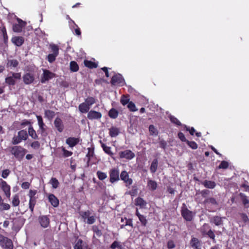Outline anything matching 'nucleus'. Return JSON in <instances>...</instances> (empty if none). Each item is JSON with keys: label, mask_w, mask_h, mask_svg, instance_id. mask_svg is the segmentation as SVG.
I'll return each instance as SVG.
<instances>
[{"label": "nucleus", "mask_w": 249, "mask_h": 249, "mask_svg": "<svg viewBox=\"0 0 249 249\" xmlns=\"http://www.w3.org/2000/svg\"><path fill=\"white\" fill-rule=\"evenodd\" d=\"M21 73L19 72H10L5 78V83L9 85L13 86L16 83L18 80L21 79Z\"/></svg>", "instance_id": "f257e3e1"}, {"label": "nucleus", "mask_w": 249, "mask_h": 249, "mask_svg": "<svg viewBox=\"0 0 249 249\" xmlns=\"http://www.w3.org/2000/svg\"><path fill=\"white\" fill-rule=\"evenodd\" d=\"M11 152V153L14 155L15 158L20 160L24 156L26 150L21 146H15L12 148Z\"/></svg>", "instance_id": "f03ea898"}, {"label": "nucleus", "mask_w": 249, "mask_h": 249, "mask_svg": "<svg viewBox=\"0 0 249 249\" xmlns=\"http://www.w3.org/2000/svg\"><path fill=\"white\" fill-rule=\"evenodd\" d=\"M28 138V133L26 131L21 130L19 131L17 136H14L12 139V142L13 144H17L22 141H25Z\"/></svg>", "instance_id": "7ed1b4c3"}, {"label": "nucleus", "mask_w": 249, "mask_h": 249, "mask_svg": "<svg viewBox=\"0 0 249 249\" xmlns=\"http://www.w3.org/2000/svg\"><path fill=\"white\" fill-rule=\"evenodd\" d=\"M109 180L112 183H114L119 180V171L116 168L112 169L109 172Z\"/></svg>", "instance_id": "20e7f679"}, {"label": "nucleus", "mask_w": 249, "mask_h": 249, "mask_svg": "<svg viewBox=\"0 0 249 249\" xmlns=\"http://www.w3.org/2000/svg\"><path fill=\"white\" fill-rule=\"evenodd\" d=\"M120 178L125 183L126 187H129L133 183V180L129 178L127 172L125 171H123L121 172Z\"/></svg>", "instance_id": "39448f33"}, {"label": "nucleus", "mask_w": 249, "mask_h": 249, "mask_svg": "<svg viewBox=\"0 0 249 249\" xmlns=\"http://www.w3.org/2000/svg\"><path fill=\"white\" fill-rule=\"evenodd\" d=\"M111 84L113 85L122 86L124 84V80L121 74H116L112 77Z\"/></svg>", "instance_id": "423d86ee"}, {"label": "nucleus", "mask_w": 249, "mask_h": 249, "mask_svg": "<svg viewBox=\"0 0 249 249\" xmlns=\"http://www.w3.org/2000/svg\"><path fill=\"white\" fill-rule=\"evenodd\" d=\"M119 157L121 159H126L130 160L135 157V154L130 150H126L119 152Z\"/></svg>", "instance_id": "0eeeda50"}, {"label": "nucleus", "mask_w": 249, "mask_h": 249, "mask_svg": "<svg viewBox=\"0 0 249 249\" xmlns=\"http://www.w3.org/2000/svg\"><path fill=\"white\" fill-rule=\"evenodd\" d=\"M1 187L2 191H3L6 196L9 198L11 196V187L5 181H4L1 179Z\"/></svg>", "instance_id": "6e6552de"}, {"label": "nucleus", "mask_w": 249, "mask_h": 249, "mask_svg": "<svg viewBox=\"0 0 249 249\" xmlns=\"http://www.w3.org/2000/svg\"><path fill=\"white\" fill-rule=\"evenodd\" d=\"M181 214L183 217L187 221H191L193 218V214L191 211L184 207L181 210Z\"/></svg>", "instance_id": "1a4fd4ad"}, {"label": "nucleus", "mask_w": 249, "mask_h": 249, "mask_svg": "<svg viewBox=\"0 0 249 249\" xmlns=\"http://www.w3.org/2000/svg\"><path fill=\"white\" fill-rule=\"evenodd\" d=\"M39 222L43 228H46L48 227L50 224L49 218L46 215H42L39 217Z\"/></svg>", "instance_id": "9d476101"}, {"label": "nucleus", "mask_w": 249, "mask_h": 249, "mask_svg": "<svg viewBox=\"0 0 249 249\" xmlns=\"http://www.w3.org/2000/svg\"><path fill=\"white\" fill-rule=\"evenodd\" d=\"M25 22L21 19H18V24H14L13 30L15 32H21L23 28L25 26Z\"/></svg>", "instance_id": "9b49d317"}, {"label": "nucleus", "mask_w": 249, "mask_h": 249, "mask_svg": "<svg viewBox=\"0 0 249 249\" xmlns=\"http://www.w3.org/2000/svg\"><path fill=\"white\" fill-rule=\"evenodd\" d=\"M102 117V114L94 110H90L88 112L87 117L89 120L99 119Z\"/></svg>", "instance_id": "f8f14e48"}, {"label": "nucleus", "mask_w": 249, "mask_h": 249, "mask_svg": "<svg viewBox=\"0 0 249 249\" xmlns=\"http://www.w3.org/2000/svg\"><path fill=\"white\" fill-rule=\"evenodd\" d=\"M54 76V74L48 70H43V77L41 79V82L45 83V81L52 79Z\"/></svg>", "instance_id": "ddd939ff"}, {"label": "nucleus", "mask_w": 249, "mask_h": 249, "mask_svg": "<svg viewBox=\"0 0 249 249\" xmlns=\"http://www.w3.org/2000/svg\"><path fill=\"white\" fill-rule=\"evenodd\" d=\"M23 79L25 84H30L34 81V77L32 74L27 73L23 76Z\"/></svg>", "instance_id": "4468645a"}, {"label": "nucleus", "mask_w": 249, "mask_h": 249, "mask_svg": "<svg viewBox=\"0 0 249 249\" xmlns=\"http://www.w3.org/2000/svg\"><path fill=\"white\" fill-rule=\"evenodd\" d=\"M49 202L54 207H56L59 205V200L53 194H50L48 196Z\"/></svg>", "instance_id": "2eb2a0df"}, {"label": "nucleus", "mask_w": 249, "mask_h": 249, "mask_svg": "<svg viewBox=\"0 0 249 249\" xmlns=\"http://www.w3.org/2000/svg\"><path fill=\"white\" fill-rule=\"evenodd\" d=\"M78 109L81 113H86L89 112V111L90 109V107L85 102L79 105Z\"/></svg>", "instance_id": "dca6fc26"}, {"label": "nucleus", "mask_w": 249, "mask_h": 249, "mask_svg": "<svg viewBox=\"0 0 249 249\" xmlns=\"http://www.w3.org/2000/svg\"><path fill=\"white\" fill-rule=\"evenodd\" d=\"M0 245L7 249H13L12 242L7 237H5L4 241L1 243Z\"/></svg>", "instance_id": "f3484780"}, {"label": "nucleus", "mask_w": 249, "mask_h": 249, "mask_svg": "<svg viewBox=\"0 0 249 249\" xmlns=\"http://www.w3.org/2000/svg\"><path fill=\"white\" fill-rule=\"evenodd\" d=\"M54 124L58 131L61 132L63 130L64 126L62 121L60 118H56L54 121Z\"/></svg>", "instance_id": "a211bd4d"}, {"label": "nucleus", "mask_w": 249, "mask_h": 249, "mask_svg": "<svg viewBox=\"0 0 249 249\" xmlns=\"http://www.w3.org/2000/svg\"><path fill=\"white\" fill-rule=\"evenodd\" d=\"M24 38L21 36H15L12 39V41L16 45L20 46L24 42Z\"/></svg>", "instance_id": "6ab92c4d"}, {"label": "nucleus", "mask_w": 249, "mask_h": 249, "mask_svg": "<svg viewBox=\"0 0 249 249\" xmlns=\"http://www.w3.org/2000/svg\"><path fill=\"white\" fill-rule=\"evenodd\" d=\"M78 142V139L73 137H70L66 140V143L71 147L74 146Z\"/></svg>", "instance_id": "aec40b11"}, {"label": "nucleus", "mask_w": 249, "mask_h": 249, "mask_svg": "<svg viewBox=\"0 0 249 249\" xmlns=\"http://www.w3.org/2000/svg\"><path fill=\"white\" fill-rule=\"evenodd\" d=\"M202 183L206 188L209 189H213L216 185L214 181L207 180H204Z\"/></svg>", "instance_id": "412c9836"}, {"label": "nucleus", "mask_w": 249, "mask_h": 249, "mask_svg": "<svg viewBox=\"0 0 249 249\" xmlns=\"http://www.w3.org/2000/svg\"><path fill=\"white\" fill-rule=\"evenodd\" d=\"M147 187L149 190L154 191L157 189V183L154 180L149 179L147 182Z\"/></svg>", "instance_id": "4be33fe9"}, {"label": "nucleus", "mask_w": 249, "mask_h": 249, "mask_svg": "<svg viewBox=\"0 0 249 249\" xmlns=\"http://www.w3.org/2000/svg\"><path fill=\"white\" fill-rule=\"evenodd\" d=\"M146 202L141 197H138L135 199V204L139 206L141 208H144L146 205Z\"/></svg>", "instance_id": "5701e85b"}, {"label": "nucleus", "mask_w": 249, "mask_h": 249, "mask_svg": "<svg viewBox=\"0 0 249 249\" xmlns=\"http://www.w3.org/2000/svg\"><path fill=\"white\" fill-rule=\"evenodd\" d=\"M18 65V62L16 59H9L7 61V67L11 69L16 68Z\"/></svg>", "instance_id": "b1692460"}, {"label": "nucleus", "mask_w": 249, "mask_h": 249, "mask_svg": "<svg viewBox=\"0 0 249 249\" xmlns=\"http://www.w3.org/2000/svg\"><path fill=\"white\" fill-rule=\"evenodd\" d=\"M28 133L29 135L33 139L36 140L38 139V136L36 134V131L34 129L33 126L30 125L28 128Z\"/></svg>", "instance_id": "393cba45"}, {"label": "nucleus", "mask_w": 249, "mask_h": 249, "mask_svg": "<svg viewBox=\"0 0 249 249\" xmlns=\"http://www.w3.org/2000/svg\"><path fill=\"white\" fill-rule=\"evenodd\" d=\"M109 135L111 137H116L119 133V130L115 127H112L109 129Z\"/></svg>", "instance_id": "a878e982"}, {"label": "nucleus", "mask_w": 249, "mask_h": 249, "mask_svg": "<svg viewBox=\"0 0 249 249\" xmlns=\"http://www.w3.org/2000/svg\"><path fill=\"white\" fill-rule=\"evenodd\" d=\"M158 161L157 159H154L151 164L150 170L152 173L156 172L157 169Z\"/></svg>", "instance_id": "bb28decb"}, {"label": "nucleus", "mask_w": 249, "mask_h": 249, "mask_svg": "<svg viewBox=\"0 0 249 249\" xmlns=\"http://www.w3.org/2000/svg\"><path fill=\"white\" fill-rule=\"evenodd\" d=\"M36 118L38 121V124L39 127V128L42 130V132H44L45 131V124H44L42 120V118L40 116L37 115Z\"/></svg>", "instance_id": "cd10ccee"}, {"label": "nucleus", "mask_w": 249, "mask_h": 249, "mask_svg": "<svg viewBox=\"0 0 249 249\" xmlns=\"http://www.w3.org/2000/svg\"><path fill=\"white\" fill-rule=\"evenodd\" d=\"M110 248L111 249H123L122 243L117 241L112 243L110 246Z\"/></svg>", "instance_id": "c85d7f7f"}, {"label": "nucleus", "mask_w": 249, "mask_h": 249, "mask_svg": "<svg viewBox=\"0 0 249 249\" xmlns=\"http://www.w3.org/2000/svg\"><path fill=\"white\" fill-rule=\"evenodd\" d=\"M84 244L81 239H77L74 246V249H84Z\"/></svg>", "instance_id": "c756f323"}, {"label": "nucleus", "mask_w": 249, "mask_h": 249, "mask_svg": "<svg viewBox=\"0 0 249 249\" xmlns=\"http://www.w3.org/2000/svg\"><path fill=\"white\" fill-rule=\"evenodd\" d=\"M55 116L54 111L50 110H46L45 111V116L49 120H52Z\"/></svg>", "instance_id": "7c9ffc66"}, {"label": "nucleus", "mask_w": 249, "mask_h": 249, "mask_svg": "<svg viewBox=\"0 0 249 249\" xmlns=\"http://www.w3.org/2000/svg\"><path fill=\"white\" fill-rule=\"evenodd\" d=\"M85 102L90 107L95 103L96 99L93 97L89 96L85 99Z\"/></svg>", "instance_id": "2f4dec72"}, {"label": "nucleus", "mask_w": 249, "mask_h": 249, "mask_svg": "<svg viewBox=\"0 0 249 249\" xmlns=\"http://www.w3.org/2000/svg\"><path fill=\"white\" fill-rule=\"evenodd\" d=\"M70 70L73 72H76L79 70V66L75 61H71L70 63Z\"/></svg>", "instance_id": "473e14b6"}, {"label": "nucleus", "mask_w": 249, "mask_h": 249, "mask_svg": "<svg viewBox=\"0 0 249 249\" xmlns=\"http://www.w3.org/2000/svg\"><path fill=\"white\" fill-rule=\"evenodd\" d=\"M211 222L214 223L216 225H220L222 224V218L220 217L216 216H214L211 219Z\"/></svg>", "instance_id": "72a5a7b5"}, {"label": "nucleus", "mask_w": 249, "mask_h": 249, "mask_svg": "<svg viewBox=\"0 0 249 249\" xmlns=\"http://www.w3.org/2000/svg\"><path fill=\"white\" fill-rule=\"evenodd\" d=\"M191 245L195 249H198L199 243L197 238H193L191 241Z\"/></svg>", "instance_id": "f704fd0d"}, {"label": "nucleus", "mask_w": 249, "mask_h": 249, "mask_svg": "<svg viewBox=\"0 0 249 249\" xmlns=\"http://www.w3.org/2000/svg\"><path fill=\"white\" fill-rule=\"evenodd\" d=\"M240 196H241L242 202L245 207H249V200L247 197L243 194L240 193Z\"/></svg>", "instance_id": "c9c22d12"}, {"label": "nucleus", "mask_w": 249, "mask_h": 249, "mask_svg": "<svg viewBox=\"0 0 249 249\" xmlns=\"http://www.w3.org/2000/svg\"><path fill=\"white\" fill-rule=\"evenodd\" d=\"M102 147L106 153L107 154L112 156L113 153L111 150V148L109 146L106 145L104 143H102Z\"/></svg>", "instance_id": "e433bc0d"}, {"label": "nucleus", "mask_w": 249, "mask_h": 249, "mask_svg": "<svg viewBox=\"0 0 249 249\" xmlns=\"http://www.w3.org/2000/svg\"><path fill=\"white\" fill-rule=\"evenodd\" d=\"M97 176L99 179L103 180L107 178V174L105 172L98 171L96 173Z\"/></svg>", "instance_id": "4c0bfd02"}, {"label": "nucleus", "mask_w": 249, "mask_h": 249, "mask_svg": "<svg viewBox=\"0 0 249 249\" xmlns=\"http://www.w3.org/2000/svg\"><path fill=\"white\" fill-rule=\"evenodd\" d=\"M50 182L52 184L53 188L54 189L57 188L59 184L58 180L54 178H52L51 179Z\"/></svg>", "instance_id": "58836bf2"}, {"label": "nucleus", "mask_w": 249, "mask_h": 249, "mask_svg": "<svg viewBox=\"0 0 249 249\" xmlns=\"http://www.w3.org/2000/svg\"><path fill=\"white\" fill-rule=\"evenodd\" d=\"M84 64L86 67L89 68H96L97 67V65L96 64L88 60H85Z\"/></svg>", "instance_id": "ea45409f"}, {"label": "nucleus", "mask_w": 249, "mask_h": 249, "mask_svg": "<svg viewBox=\"0 0 249 249\" xmlns=\"http://www.w3.org/2000/svg\"><path fill=\"white\" fill-rule=\"evenodd\" d=\"M50 47L51 49V51L53 52L52 53L55 54V55H58L59 49L57 45L53 44H50Z\"/></svg>", "instance_id": "a19ab883"}, {"label": "nucleus", "mask_w": 249, "mask_h": 249, "mask_svg": "<svg viewBox=\"0 0 249 249\" xmlns=\"http://www.w3.org/2000/svg\"><path fill=\"white\" fill-rule=\"evenodd\" d=\"M20 201L19 199V196L18 195H16L14 196L12 200V205L14 207L18 206L19 204Z\"/></svg>", "instance_id": "79ce46f5"}, {"label": "nucleus", "mask_w": 249, "mask_h": 249, "mask_svg": "<svg viewBox=\"0 0 249 249\" xmlns=\"http://www.w3.org/2000/svg\"><path fill=\"white\" fill-rule=\"evenodd\" d=\"M36 203V198H30L29 208L32 212L34 211L35 205Z\"/></svg>", "instance_id": "37998d69"}, {"label": "nucleus", "mask_w": 249, "mask_h": 249, "mask_svg": "<svg viewBox=\"0 0 249 249\" xmlns=\"http://www.w3.org/2000/svg\"><path fill=\"white\" fill-rule=\"evenodd\" d=\"M118 115V112L115 109L112 108L109 112V116L112 118L115 119L117 117Z\"/></svg>", "instance_id": "c03bdc74"}, {"label": "nucleus", "mask_w": 249, "mask_h": 249, "mask_svg": "<svg viewBox=\"0 0 249 249\" xmlns=\"http://www.w3.org/2000/svg\"><path fill=\"white\" fill-rule=\"evenodd\" d=\"M120 101L123 105L125 106L129 102V98L128 96L124 95L121 97Z\"/></svg>", "instance_id": "a18cd8bd"}, {"label": "nucleus", "mask_w": 249, "mask_h": 249, "mask_svg": "<svg viewBox=\"0 0 249 249\" xmlns=\"http://www.w3.org/2000/svg\"><path fill=\"white\" fill-rule=\"evenodd\" d=\"M127 107L131 111L133 112L136 111L138 110L135 105L132 102H129L128 103Z\"/></svg>", "instance_id": "49530a36"}, {"label": "nucleus", "mask_w": 249, "mask_h": 249, "mask_svg": "<svg viewBox=\"0 0 249 249\" xmlns=\"http://www.w3.org/2000/svg\"><path fill=\"white\" fill-rule=\"evenodd\" d=\"M149 130L151 135H157L158 134V131L153 125L149 126Z\"/></svg>", "instance_id": "de8ad7c7"}, {"label": "nucleus", "mask_w": 249, "mask_h": 249, "mask_svg": "<svg viewBox=\"0 0 249 249\" xmlns=\"http://www.w3.org/2000/svg\"><path fill=\"white\" fill-rule=\"evenodd\" d=\"M57 55H55L53 53H50L48 55V60L50 63H52L54 62L55 60L56 57Z\"/></svg>", "instance_id": "09e8293b"}, {"label": "nucleus", "mask_w": 249, "mask_h": 249, "mask_svg": "<svg viewBox=\"0 0 249 249\" xmlns=\"http://www.w3.org/2000/svg\"><path fill=\"white\" fill-rule=\"evenodd\" d=\"M170 119L172 123L178 125H181L180 122L178 120L177 118H176L174 116H170Z\"/></svg>", "instance_id": "8fccbe9b"}, {"label": "nucleus", "mask_w": 249, "mask_h": 249, "mask_svg": "<svg viewBox=\"0 0 249 249\" xmlns=\"http://www.w3.org/2000/svg\"><path fill=\"white\" fill-rule=\"evenodd\" d=\"M62 150L63 152V156L65 157H70L72 154V152L66 150L64 147H62Z\"/></svg>", "instance_id": "3c124183"}, {"label": "nucleus", "mask_w": 249, "mask_h": 249, "mask_svg": "<svg viewBox=\"0 0 249 249\" xmlns=\"http://www.w3.org/2000/svg\"><path fill=\"white\" fill-rule=\"evenodd\" d=\"M228 166L229 164L227 161H222L219 165L218 168L220 169H226L228 167Z\"/></svg>", "instance_id": "603ef678"}, {"label": "nucleus", "mask_w": 249, "mask_h": 249, "mask_svg": "<svg viewBox=\"0 0 249 249\" xmlns=\"http://www.w3.org/2000/svg\"><path fill=\"white\" fill-rule=\"evenodd\" d=\"M187 144L193 149H196L197 148V145L195 142L187 141Z\"/></svg>", "instance_id": "864d4df0"}, {"label": "nucleus", "mask_w": 249, "mask_h": 249, "mask_svg": "<svg viewBox=\"0 0 249 249\" xmlns=\"http://www.w3.org/2000/svg\"><path fill=\"white\" fill-rule=\"evenodd\" d=\"M139 219L142 225H143V226L146 225V224L147 223V220L144 215H140Z\"/></svg>", "instance_id": "5fc2aeb1"}, {"label": "nucleus", "mask_w": 249, "mask_h": 249, "mask_svg": "<svg viewBox=\"0 0 249 249\" xmlns=\"http://www.w3.org/2000/svg\"><path fill=\"white\" fill-rule=\"evenodd\" d=\"M31 146L33 148L37 149L40 147V143L38 141H35L31 143Z\"/></svg>", "instance_id": "6e6d98bb"}, {"label": "nucleus", "mask_w": 249, "mask_h": 249, "mask_svg": "<svg viewBox=\"0 0 249 249\" xmlns=\"http://www.w3.org/2000/svg\"><path fill=\"white\" fill-rule=\"evenodd\" d=\"M10 173V171L9 169H5L2 172L1 176L3 178H6L9 176Z\"/></svg>", "instance_id": "4d7b16f0"}, {"label": "nucleus", "mask_w": 249, "mask_h": 249, "mask_svg": "<svg viewBox=\"0 0 249 249\" xmlns=\"http://www.w3.org/2000/svg\"><path fill=\"white\" fill-rule=\"evenodd\" d=\"M90 213L89 211L86 212H82L80 213L81 216L84 219L88 218V217L90 215Z\"/></svg>", "instance_id": "13d9d810"}, {"label": "nucleus", "mask_w": 249, "mask_h": 249, "mask_svg": "<svg viewBox=\"0 0 249 249\" xmlns=\"http://www.w3.org/2000/svg\"><path fill=\"white\" fill-rule=\"evenodd\" d=\"M87 223L89 224H92L94 223L95 219L94 216H89L87 218Z\"/></svg>", "instance_id": "bf43d9fd"}, {"label": "nucleus", "mask_w": 249, "mask_h": 249, "mask_svg": "<svg viewBox=\"0 0 249 249\" xmlns=\"http://www.w3.org/2000/svg\"><path fill=\"white\" fill-rule=\"evenodd\" d=\"M1 206V209L2 210H8L10 208V206L7 203H1L0 204Z\"/></svg>", "instance_id": "052dcab7"}, {"label": "nucleus", "mask_w": 249, "mask_h": 249, "mask_svg": "<svg viewBox=\"0 0 249 249\" xmlns=\"http://www.w3.org/2000/svg\"><path fill=\"white\" fill-rule=\"evenodd\" d=\"M167 247L169 249H172L175 247V244L173 241L169 240L167 242Z\"/></svg>", "instance_id": "680f3d73"}, {"label": "nucleus", "mask_w": 249, "mask_h": 249, "mask_svg": "<svg viewBox=\"0 0 249 249\" xmlns=\"http://www.w3.org/2000/svg\"><path fill=\"white\" fill-rule=\"evenodd\" d=\"M36 194V190H30L29 193V196L30 197V198H36L35 197V195Z\"/></svg>", "instance_id": "e2e57ef3"}, {"label": "nucleus", "mask_w": 249, "mask_h": 249, "mask_svg": "<svg viewBox=\"0 0 249 249\" xmlns=\"http://www.w3.org/2000/svg\"><path fill=\"white\" fill-rule=\"evenodd\" d=\"M178 136L181 141L185 142L186 141L184 135L182 132L178 133Z\"/></svg>", "instance_id": "0e129e2a"}, {"label": "nucleus", "mask_w": 249, "mask_h": 249, "mask_svg": "<svg viewBox=\"0 0 249 249\" xmlns=\"http://www.w3.org/2000/svg\"><path fill=\"white\" fill-rule=\"evenodd\" d=\"M30 187V183L28 182H23L21 184V187L24 189H27Z\"/></svg>", "instance_id": "69168bd1"}, {"label": "nucleus", "mask_w": 249, "mask_h": 249, "mask_svg": "<svg viewBox=\"0 0 249 249\" xmlns=\"http://www.w3.org/2000/svg\"><path fill=\"white\" fill-rule=\"evenodd\" d=\"M167 143L164 140H161L160 142V147L162 148L165 149Z\"/></svg>", "instance_id": "338daca9"}, {"label": "nucleus", "mask_w": 249, "mask_h": 249, "mask_svg": "<svg viewBox=\"0 0 249 249\" xmlns=\"http://www.w3.org/2000/svg\"><path fill=\"white\" fill-rule=\"evenodd\" d=\"M207 235L212 239H214L215 235L212 230H209L207 233Z\"/></svg>", "instance_id": "774afa93"}]
</instances>
